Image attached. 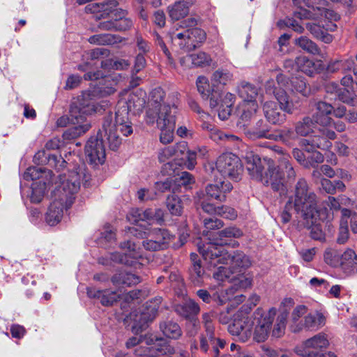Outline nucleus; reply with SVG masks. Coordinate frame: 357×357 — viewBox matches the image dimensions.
Wrapping results in <instances>:
<instances>
[{"label":"nucleus","mask_w":357,"mask_h":357,"mask_svg":"<svg viewBox=\"0 0 357 357\" xmlns=\"http://www.w3.org/2000/svg\"><path fill=\"white\" fill-rule=\"evenodd\" d=\"M145 102V96L142 92L139 94L126 93L118 101L114 121L112 114L105 118L102 131L112 150H116L121 144L122 139L118 135L119 131L124 136H128L133 132L132 123L129 120V112L136 114L142 112Z\"/></svg>","instance_id":"obj_1"},{"label":"nucleus","mask_w":357,"mask_h":357,"mask_svg":"<svg viewBox=\"0 0 357 357\" xmlns=\"http://www.w3.org/2000/svg\"><path fill=\"white\" fill-rule=\"evenodd\" d=\"M112 87L98 86L92 91L84 92L74 100L70 109V119L74 125L66 130L63 134L64 139L70 140L79 137L91 128V124L86 121L88 116L100 112L101 106L95 104L93 98L96 96H104L113 93Z\"/></svg>","instance_id":"obj_2"},{"label":"nucleus","mask_w":357,"mask_h":357,"mask_svg":"<svg viewBox=\"0 0 357 357\" xmlns=\"http://www.w3.org/2000/svg\"><path fill=\"white\" fill-rule=\"evenodd\" d=\"M319 199L317 195L309 188L307 181L300 178L294 188V193L289 197L284 210L281 213L282 221L287 223L291 218L290 211L294 209L300 213L303 220H307V224H312L319 214L327 211L318 205Z\"/></svg>","instance_id":"obj_3"},{"label":"nucleus","mask_w":357,"mask_h":357,"mask_svg":"<svg viewBox=\"0 0 357 357\" xmlns=\"http://www.w3.org/2000/svg\"><path fill=\"white\" fill-rule=\"evenodd\" d=\"M80 174L71 171L59 176V183L52 192V202L46 213V221L54 226L59 223L67 210L73 204L80 188Z\"/></svg>","instance_id":"obj_4"},{"label":"nucleus","mask_w":357,"mask_h":357,"mask_svg":"<svg viewBox=\"0 0 357 357\" xmlns=\"http://www.w3.org/2000/svg\"><path fill=\"white\" fill-rule=\"evenodd\" d=\"M198 250L204 259L211 266L219 264H231L234 267L248 268L251 265L249 257L243 252L236 250L232 253L217 243H206L198 245Z\"/></svg>","instance_id":"obj_5"},{"label":"nucleus","mask_w":357,"mask_h":357,"mask_svg":"<svg viewBox=\"0 0 357 357\" xmlns=\"http://www.w3.org/2000/svg\"><path fill=\"white\" fill-rule=\"evenodd\" d=\"M247 170L253 179L270 186L274 191H284V175L271 160L262 161L258 156L252 155L248 161Z\"/></svg>","instance_id":"obj_6"},{"label":"nucleus","mask_w":357,"mask_h":357,"mask_svg":"<svg viewBox=\"0 0 357 357\" xmlns=\"http://www.w3.org/2000/svg\"><path fill=\"white\" fill-rule=\"evenodd\" d=\"M197 20L188 18L177 24L170 32L172 42L181 49L192 51L199 47L206 39V32L198 27Z\"/></svg>","instance_id":"obj_7"},{"label":"nucleus","mask_w":357,"mask_h":357,"mask_svg":"<svg viewBox=\"0 0 357 357\" xmlns=\"http://www.w3.org/2000/svg\"><path fill=\"white\" fill-rule=\"evenodd\" d=\"M165 93L160 87L155 88L150 94L149 108L146 110L145 121L149 126L154 125L155 118L161 114L177 113L178 97L176 93L169 95L166 100Z\"/></svg>","instance_id":"obj_8"},{"label":"nucleus","mask_w":357,"mask_h":357,"mask_svg":"<svg viewBox=\"0 0 357 357\" xmlns=\"http://www.w3.org/2000/svg\"><path fill=\"white\" fill-rule=\"evenodd\" d=\"M128 236L144 239L142 246L149 251H158L167 249L173 239V235L165 229H153L142 231L135 227L128 228Z\"/></svg>","instance_id":"obj_9"},{"label":"nucleus","mask_w":357,"mask_h":357,"mask_svg":"<svg viewBox=\"0 0 357 357\" xmlns=\"http://www.w3.org/2000/svg\"><path fill=\"white\" fill-rule=\"evenodd\" d=\"M277 102L270 100L264 102L263 112L266 120L274 125H280L286 120V115L282 112L292 113L293 104L289 101L287 92L278 89L275 93Z\"/></svg>","instance_id":"obj_10"},{"label":"nucleus","mask_w":357,"mask_h":357,"mask_svg":"<svg viewBox=\"0 0 357 357\" xmlns=\"http://www.w3.org/2000/svg\"><path fill=\"white\" fill-rule=\"evenodd\" d=\"M215 169L223 176L238 181L243 172V165L237 155L231 153H225L218 158Z\"/></svg>","instance_id":"obj_11"},{"label":"nucleus","mask_w":357,"mask_h":357,"mask_svg":"<svg viewBox=\"0 0 357 357\" xmlns=\"http://www.w3.org/2000/svg\"><path fill=\"white\" fill-rule=\"evenodd\" d=\"M276 312L277 310L275 307L270 308L266 312L259 308L255 311L254 321L251 323L252 325H255L253 333V339L255 341L261 342L267 339Z\"/></svg>","instance_id":"obj_12"},{"label":"nucleus","mask_w":357,"mask_h":357,"mask_svg":"<svg viewBox=\"0 0 357 357\" xmlns=\"http://www.w3.org/2000/svg\"><path fill=\"white\" fill-rule=\"evenodd\" d=\"M328 341L322 334H318L307 340L295 348V354L301 357H321L322 349L326 348Z\"/></svg>","instance_id":"obj_13"},{"label":"nucleus","mask_w":357,"mask_h":357,"mask_svg":"<svg viewBox=\"0 0 357 357\" xmlns=\"http://www.w3.org/2000/svg\"><path fill=\"white\" fill-rule=\"evenodd\" d=\"M177 113H169L164 112L161 116L156 117L154 124L156 123L160 130V141L164 144L171 143L174 139V132L176 126V114Z\"/></svg>","instance_id":"obj_14"},{"label":"nucleus","mask_w":357,"mask_h":357,"mask_svg":"<svg viewBox=\"0 0 357 357\" xmlns=\"http://www.w3.org/2000/svg\"><path fill=\"white\" fill-rule=\"evenodd\" d=\"M257 137H265L276 141H281L287 145L292 146L294 142L298 138L297 132L291 128H284L277 131L275 134L268 133V127L265 126L261 129H258L252 132Z\"/></svg>","instance_id":"obj_15"},{"label":"nucleus","mask_w":357,"mask_h":357,"mask_svg":"<svg viewBox=\"0 0 357 357\" xmlns=\"http://www.w3.org/2000/svg\"><path fill=\"white\" fill-rule=\"evenodd\" d=\"M85 152L91 164L98 165L104 163L106 155L102 139L91 137L86 144Z\"/></svg>","instance_id":"obj_16"},{"label":"nucleus","mask_w":357,"mask_h":357,"mask_svg":"<svg viewBox=\"0 0 357 357\" xmlns=\"http://www.w3.org/2000/svg\"><path fill=\"white\" fill-rule=\"evenodd\" d=\"M233 188L232 185L228 181H216L214 184L206 185L205 191L206 195L212 199L219 202L226 200V194L229 192Z\"/></svg>","instance_id":"obj_17"},{"label":"nucleus","mask_w":357,"mask_h":357,"mask_svg":"<svg viewBox=\"0 0 357 357\" xmlns=\"http://www.w3.org/2000/svg\"><path fill=\"white\" fill-rule=\"evenodd\" d=\"M120 248L124 250L125 256L122 255L119 252H114L111 254V259L114 262L130 264L128 260L125 259V257L128 255L132 259H137L142 257V252L139 248H137L134 243L130 241L123 242L120 245Z\"/></svg>","instance_id":"obj_18"},{"label":"nucleus","mask_w":357,"mask_h":357,"mask_svg":"<svg viewBox=\"0 0 357 357\" xmlns=\"http://www.w3.org/2000/svg\"><path fill=\"white\" fill-rule=\"evenodd\" d=\"M196 83L197 90L202 98L204 99L209 98V104L211 108L217 107L219 104L218 99L220 96V92L214 89L211 91L208 79L206 77H199Z\"/></svg>","instance_id":"obj_19"},{"label":"nucleus","mask_w":357,"mask_h":357,"mask_svg":"<svg viewBox=\"0 0 357 357\" xmlns=\"http://www.w3.org/2000/svg\"><path fill=\"white\" fill-rule=\"evenodd\" d=\"M157 310L155 306L151 307L146 303V309L142 311L139 315H135V324L132 327V331L139 333L145 330L148 326V323L155 319Z\"/></svg>","instance_id":"obj_20"},{"label":"nucleus","mask_w":357,"mask_h":357,"mask_svg":"<svg viewBox=\"0 0 357 357\" xmlns=\"http://www.w3.org/2000/svg\"><path fill=\"white\" fill-rule=\"evenodd\" d=\"M87 295L89 298H97L104 306H111L119 299V294L109 289L100 290L96 287H88Z\"/></svg>","instance_id":"obj_21"},{"label":"nucleus","mask_w":357,"mask_h":357,"mask_svg":"<svg viewBox=\"0 0 357 357\" xmlns=\"http://www.w3.org/2000/svg\"><path fill=\"white\" fill-rule=\"evenodd\" d=\"M230 334L236 336L241 341L247 342L252 335V324L248 319L235 321L228 327Z\"/></svg>","instance_id":"obj_22"},{"label":"nucleus","mask_w":357,"mask_h":357,"mask_svg":"<svg viewBox=\"0 0 357 357\" xmlns=\"http://www.w3.org/2000/svg\"><path fill=\"white\" fill-rule=\"evenodd\" d=\"M118 5L116 0H107L102 3H92L86 6V10L92 13H96L97 19L104 18L110 13L117 12L116 9Z\"/></svg>","instance_id":"obj_23"},{"label":"nucleus","mask_w":357,"mask_h":357,"mask_svg":"<svg viewBox=\"0 0 357 357\" xmlns=\"http://www.w3.org/2000/svg\"><path fill=\"white\" fill-rule=\"evenodd\" d=\"M317 112L313 114L314 121L324 127L331 125L332 119L328 116L333 110L332 105L324 101H319L315 105Z\"/></svg>","instance_id":"obj_24"},{"label":"nucleus","mask_w":357,"mask_h":357,"mask_svg":"<svg viewBox=\"0 0 357 357\" xmlns=\"http://www.w3.org/2000/svg\"><path fill=\"white\" fill-rule=\"evenodd\" d=\"M195 3V0H179L168 6V13L172 20H179L186 17L190 8Z\"/></svg>","instance_id":"obj_25"},{"label":"nucleus","mask_w":357,"mask_h":357,"mask_svg":"<svg viewBox=\"0 0 357 357\" xmlns=\"http://www.w3.org/2000/svg\"><path fill=\"white\" fill-rule=\"evenodd\" d=\"M202 319L206 333L201 337L200 350L204 353H206L208 351L207 341L208 340L212 344H215V340L213 338L214 326L212 323V315L209 313L203 314Z\"/></svg>","instance_id":"obj_26"},{"label":"nucleus","mask_w":357,"mask_h":357,"mask_svg":"<svg viewBox=\"0 0 357 357\" xmlns=\"http://www.w3.org/2000/svg\"><path fill=\"white\" fill-rule=\"evenodd\" d=\"M325 89L327 93H335L339 100L351 106L355 105V98L349 89H342L337 83L331 82L326 84Z\"/></svg>","instance_id":"obj_27"},{"label":"nucleus","mask_w":357,"mask_h":357,"mask_svg":"<svg viewBox=\"0 0 357 357\" xmlns=\"http://www.w3.org/2000/svg\"><path fill=\"white\" fill-rule=\"evenodd\" d=\"M329 215L327 211H324L319 214L315 221L312 220V224H307V220H303V225L305 227L310 230V236L314 240L322 241L324 239V234L323 232L321 222L326 219H329Z\"/></svg>","instance_id":"obj_28"},{"label":"nucleus","mask_w":357,"mask_h":357,"mask_svg":"<svg viewBox=\"0 0 357 357\" xmlns=\"http://www.w3.org/2000/svg\"><path fill=\"white\" fill-rule=\"evenodd\" d=\"M111 281L116 286L130 287L139 284L141 282V279L137 275L123 270L117 271L112 277Z\"/></svg>","instance_id":"obj_29"},{"label":"nucleus","mask_w":357,"mask_h":357,"mask_svg":"<svg viewBox=\"0 0 357 357\" xmlns=\"http://www.w3.org/2000/svg\"><path fill=\"white\" fill-rule=\"evenodd\" d=\"M340 266L342 271L349 274L357 273V255L351 249H347L342 253Z\"/></svg>","instance_id":"obj_30"},{"label":"nucleus","mask_w":357,"mask_h":357,"mask_svg":"<svg viewBox=\"0 0 357 357\" xmlns=\"http://www.w3.org/2000/svg\"><path fill=\"white\" fill-rule=\"evenodd\" d=\"M132 22L129 18L120 17L114 20L100 22L99 28L102 30L123 31L130 29Z\"/></svg>","instance_id":"obj_31"},{"label":"nucleus","mask_w":357,"mask_h":357,"mask_svg":"<svg viewBox=\"0 0 357 357\" xmlns=\"http://www.w3.org/2000/svg\"><path fill=\"white\" fill-rule=\"evenodd\" d=\"M257 109L258 105L257 102H242L238 109L241 114L238 125L245 127L255 115Z\"/></svg>","instance_id":"obj_32"},{"label":"nucleus","mask_w":357,"mask_h":357,"mask_svg":"<svg viewBox=\"0 0 357 357\" xmlns=\"http://www.w3.org/2000/svg\"><path fill=\"white\" fill-rule=\"evenodd\" d=\"M295 63L296 70L301 71L309 76H312L314 73L319 70L321 66L319 61L314 62L305 56L296 57Z\"/></svg>","instance_id":"obj_33"},{"label":"nucleus","mask_w":357,"mask_h":357,"mask_svg":"<svg viewBox=\"0 0 357 357\" xmlns=\"http://www.w3.org/2000/svg\"><path fill=\"white\" fill-rule=\"evenodd\" d=\"M175 311L178 314L190 319L199 313L200 307L195 301L189 299L182 304L176 305Z\"/></svg>","instance_id":"obj_34"},{"label":"nucleus","mask_w":357,"mask_h":357,"mask_svg":"<svg viewBox=\"0 0 357 357\" xmlns=\"http://www.w3.org/2000/svg\"><path fill=\"white\" fill-rule=\"evenodd\" d=\"M234 98V96L231 93H225L223 98H222V95L220 94V98L218 99L219 104L217 107H219L218 116L221 120H225L230 116Z\"/></svg>","instance_id":"obj_35"},{"label":"nucleus","mask_w":357,"mask_h":357,"mask_svg":"<svg viewBox=\"0 0 357 357\" xmlns=\"http://www.w3.org/2000/svg\"><path fill=\"white\" fill-rule=\"evenodd\" d=\"M208 137L213 141L219 144L222 142H234V145H236L237 147H239V144L241 142L238 137L232 134L225 133L223 131L213 127L210 129Z\"/></svg>","instance_id":"obj_36"},{"label":"nucleus","mask_w":357,"mask_h":357,"mask_svg":"<svg viewBox=\"0 0 357 357\" xmlns=\"http://www.w3.org/2000/svg\"><path fill=\"white\" fill-rule=\"evenodd\" d=\"M243 233L241 229L236 227H227L218 233V237L210 241L209 243H217L218 245L223 247V245L227 244L225 238H238L243 236Z\"/></svg>","instance_id":"obj_37"},{"label":"nucleus","mask_w":357,"mask_h":357,"mask_svg":"<svg viewBox=\"0 0 357 357\" xmlns=\"http://www.w3.org/2000/svg\"><path fill=\"white\" fill-rule=\"evenodd\" d=\"M190 258L192 261V266L190 269V278L195 284L200 285L204 271L201 266L200 260L198 259L197 254L192 253Z\"/></svg>","instance_id":"obj_38"},{"label":"nucleus","mask_w":357,"mask_h":357,"mask_svg":"<svg viewBox=\"0 0 357 357\" xmlns=\"http://www.w3.org/2000/svg\"><path fill=\"white\" fill-rule=\"evenodd\" d=\"M234 294L233 287L228 289L227 290H222L216 293L214 296H216V298L218 301L220 305L225 304L227 301H229L231 303V305H238L244 301L245 296L243 294H238L234 298H231V296Z\"/></svg>","instance_id":"obj_39"},{"label":"nucleus","mask_w":357,"mask_h":357,"mask_svg":"<svg viewBox=\"0 0 357 357\" xmlns=\"http://www.w3.org/2000/svg\"><path fill=\"white\" fill-rule=\"evenodd\" d=\"M326 324V318L319 312L308 314L305 317L303 326L307 329H318Z\"/></svg>","instance_id":"obj_40"},{"label":"nucleus","mask_w":357,"mask_h":357,"mask_svg":"<svg viewBox=\"0 0 357 357\" xmlns=\"http://www.w3.org/2000/svg\"><path fill=\"white\" fill-rule=\"evenodd\" d=\"M129 221L137 223L139 221L153 222V210L151 208L144 211L135 208L132 209L128 215Z\"/></svg>","instance_id":"obj_41"},{"label":"nucleus","mask_w":357,"mask_h":357,"mask_svg":"<svg viewBox=\"0 0 357 357\" xmlns=\"http://www.w3.org/2000/svg\"><path fill=\"white\" fill-rule=\"evenodd\" d=\"M258 88L250 83H242L238 87V94L243 98V102H257Z\"/></svg>","instance_id":"obj_42"},{"label":"nucleus","mask_w":357,"mask_h":357,"mask_svg":"<svg viewBox=\"0 0 357 357\" xmlns=\"http://www.w3.org/2000/svg\"><path fill=\"white\" fill-rule=\"evenodd\" d=\"M89 42L98 45H109L121 42L120 36L109 33L96 34L89 38Z\"/></svg>","instance_id":"obj_43"},{"label":"nucleus","mask_w":357,"mask_h":357,"mask_svg":"<svg viewBox=\"0 0 357 357\" xmlns=\"http://www.w3.org/2000/svg\"><path fill=\"white\" fill-rule=\"evenodd\" d=\"M160 328L162 333L169 338L177 339L182 334L181 329L178 324L172 321L161 323Z\"/></svg>","instance_id":"obj_44"},{"label":"nucleus","mask_w":357,"mask_h":357,"mask_svg":"<svg viewBox=\"0 0 357 357\" xmlns=\"http://www.w3.org/2000/svg\"><path fill=\"white\" fill-rule=\"evenodd\" d=\"M316 124L317 123L314 121L313 117L306 116L296 123L295 129L297 134L304 137L312 132Z\"/></svg>","instance_id":"obj_45"},{"label":"nucleus","mask_w":357,"mask_h":357,"mask_svg":"<svg viewBox=\"0 0 357 357\" xmlns=\"http://www.w3.org/2000/svg\"><path fill=\"white\" fill-rule=\"evenodd\" d=\"M142 337H132L127 340L126 347L128 349H133V354L137 357H142L147 355L148 348L139 345L142 342Z\"/></svg>","instance_id":"obj_46"},{"label":"nucleus","mask_w":357,"mask_h":357,"mask_svg":"<svg viewBox=\"0 0 357 357\" xmlns=\"http://www.w3.org/2000/svg\"><path fill=\"white\" fill-rule=\"evenodd\" d=\"M275 151L279 154L282 155V158L280 160V167L278 169L281 172L284 171L289 179H294L296 176V172L289 162V155H284L283 150L280 147H276Z\"/></svg>","instance_id":"obj_47"},{"label":"nucleus","mask_w":357,"mask_h":357,"mask_svg":"<svg viewBox=\"0 0 357 357\" xmlns=\"http://www.w3.org/2000/svg\"><path fill=\"white\" fill-rule=\"evenodd\" d=\"M232 74L227 70L218 69L212 75L211 82L213 86L226 85L232 80Z\"/></svg>","instance_id":"obj_48"},{"label":"nucleus","mask_w":357,"mask_h":357,"mask_svg":"<svg viewBox=\"0 0 357 357\" xmlns=\"http://www.w3.org/2000/svg\"><path fill=\"white\" fill-rule=\"evenodd\" d=\"M167 207L172 215H181L183 210L181 201L180 198L176 195H171L167 197Z\"/></svg>","instance_id":"obj_49"},{"label":"nucleus","mask_w":357,"mask_h":357,"mask_svg":"<svg viewBox=\"0 0 357 357\" xmlns=\"http://www.w3.org/2000/svg\"><path fill=\"white\" fill-rule=\"evenodd\" d=\"M342 253L337 250L328 248L324 252V261L331 266L337 268L340 266Z\"/></svg>","instance_id":"obj_50"},{"label":"nucleus","mask_w":357,"mask_h":357,"mask_svg":"<svg viewBox=\"0 0 357 357\" xmlns=\"http://www.w3.org/2000/svg\"><path fill=\"white\" fill-rule=\"evenodd\" d=\"M46 190V183L45 182H35L32 185V192L31 195V201L33 203H39L43 199Z\"/></svg>","instance_id":"obj_51"},{"label":"nucleus","mask_w":357,"mask_h":357,"mask_svg":"<svg viewBox=\"0 0 357 357\" xmlns=\"http://www.w3.org/2000/svg\"><path fill=\"white\" fill-rule=\"evenodd\" d=\"M296 44L307 52L317 54L319 49L317 45L305 36H301L296 40Z\"/></svg>","instance_id":"obj_52"},{"label":"nucleus","mask_w":357,"mask_h":357,"mask_svg":"<svg viewBox=\"0 0 357 357\" xmlns=\"http://www.w3.org/2000/svg\"><path fill=\"white\" fill-rule=\"evenodd\" d=\"M151 347L152 350L158 352V356L173 355L175 354L174 348L166 341L160 340Z\"/></svg>","instance_id":"obj_53"},{"label":"nucleus","mask_w":357,"mask_h":357,"mask_svg":"<svg viewBox=\"0 0 357 357\" xmlns=\"http://www.w3.org/2000/svg\"><path fill=\"white\" fill-rule=\"evenodd\" d=\"M332 146L330 140L322 135H314L311 139V149H320L322 150H328Z\"/></svg>","instance_id":"obj_54"},{"label":"nucleus","mask_w":357,"mask_h":357,"mask_svg":"<svg viewBox=\"0 0 357 357\" xmlns=\"http://www.w3.org/2000/svg\"><path fill=\"white\" fill-rule=\"evenodd\" d=\"M191 57L195 66H209L212 61L211 56L203 52L192 54Z\"/></svg>","instance_id":"obj_55"},{"label":"nucleus","mask_w":357,"mask_h":357,"mask_svg":"<svg viewBox=\"0 0 357 357\" xmlns=\"http://www.w3.org/2000/svg\"><path fill=\"white\" fill-rule=\"evenodd\" d=\"M234 284L239 289H247L250 287L252 278L249 274H241L232 279Z\"/></svg>","instance_id":"obj_56"},{"label":"nucleus","mask_w":357,"mask_h":357,"mask_svg":"<svg viewBox=\"0 0 357 357\" xmlns=\"http://www.w3.org/2000/svg\"><path fill=\"white\" fill-rule=\"evenodd\" d=\"M223 218L234 220L238 216L237 211L232 207L222 205L218 206V214Z\"/></svg>","instance_id":"obj_57"},{"label":"nucleus","mask_w":357,"mask_h":357,"mask_svg":"<svg viewBox=\"0 0 357 357\" xmlns=\"http://www.w3.org/2000/svg\"><path fill=\"white\" fill-rule=\"evenodd\" d=\"M208 265L212 267L209 264ZM213 267L215 268V266ZM216 267L217 271L213 273V277L215 280L218 281H224L225 280L230 278L232 272L229 268L223 266H218V265Z\"/></svg>","instance_id":"obj_58"},{"label":"nucleus","mask_w":357,"mask_h":357,"mask_svg":"<svg viewBox=\"0 0 357 357\" xmlns=\"http://www.w3.org/2000/svg\"><path fill=\"white\" fill-rule=\"evenodd\" d=\"M174 144L161 149L158 153V160L160 162H165L171 158H176Z\"/></svg>","instance_id":"obj_59"},{"label":"nucleus","mask_w":357,"mask_h":357,"mask_svg":"<svg viewBox=\"0 0 357 357\" xmlns=\"http://www.w3.org/2000/svg\"><path fill=\"white\" fill-rule=\"evenodd\" d=\"M156 189L162 192L167 190H172L174 192L176 190L175 181L172 178H167L165 181H160L155 183Z\"/></svg>","instance_id":"obj_60"},{"label":"nucleus","mask_w":357,"mask_h":357,"mask_svg":"<svg viewBox=\"0 0 357 357\" xmlns=\"http://www.w3.org/2000/svg\"><path fill=\"white\" fill-rule=\"evenodd\" d=\"M135 42L139 53L144 54L150 52L151 44L146 41L141 34H139L138 33L135 37Z\"/></svg>","instance_id":"obj_61"},{"label":"nucleus","mask_w":357,"mask_h":357,"mask_svg":"<svg viewBox=\"0 0 357 357\" xmlns=\"http://www.w3.org/2000/svg\"><path fill=\"white\" fill-rule=\"evenodd\" d=\"M186 327L187 334L190 337H193L196 335L199 331V322L196 318L192 317L188 319Z\"/></svg>","instance_id":"obj_62"},{"label":"nucleus","mask_w":357,"mask_h":357,"mask_svg":"<svg viewBox=\"0 0 357 357\" xmlns=\"http://www.w3.org/2000/svg\"><path fill=\"white\" fill-rule=\"evenodd\" d=\"M82 80V79L79 75H71L68 77L64 89L66 90H71L77 88L81 84Z\"/></svg>","instance_id":"obj_63"},{"label":"nucleus","mask_w":357,"mask_h":357,"mask_svg":"<svg viewBox=\"0 0 357 357\" xmlns=\"http://www.w3.org/2000/svg\"><path fill=\"white\" fill-rule=\"evenodd\" d=\"M204 227L208 229H216L223 227V222L218 218H210L204 220Z\"/></svg>","instance_id":"obj_64"}]
</instances>
